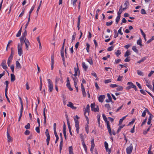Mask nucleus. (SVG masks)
Listing matches in <instances>:
<instances>
[{
  "mask_svg": "<svg viewBox=\"0 0 154 154\" xmlns=\"http://www.w3.org/2000/svg\"><path fill=\"white\" fill-rule=\"evenodd\" d=\"M90 112V106L89 104H87L86 106V108L85 109V110L84 112V115L85 116L86 119L87 121V122L88 124H89V120L88 117L86 116V112H88V115L89 116V112Z\"/></svg>",
  "mask_w": 154,
  "mask_h": 154,
  "instance_id": "nucleus-1",
  "label": "nucleus"
},
{
  "mask_svg": "<svg viewBox=\"0 0 154 154\" xmlns=\"http://www.w3.org/2000/svg\"><path fill=\"white\" fill-rule=\"evenodd\" d=\"M48 83V87L50 92H52L53 89V85L52 82L50 79L47 80Z\"/></svg>",
  "mask_w": 154,
  "mask_h": 154,
  "instance_id": "nucleus-2",
  "label": "nucleus"
},
{
  "mask_svg": "<svg viewBox=\"0 0 154 154\" xmlns=\"http://www.w3.org/2000/svg\"><path fill=\"white\" fill-rule=\"evenodd\" d=\"M95 104L94 103H91V107L92 111L96 112L99 111V108L98 106H97L96 107H95Z\"/></svg>",
  "mask_w": 154,
  "mask_h": 154,
  "instance_id": "nucleus-3",
  "label": "nucleus"
},
{
  "mask_svg": "<svg viewBox=\"0 0 154 154\" xmlns=\"http://www.w3.org/2000/svg\"><path fill=\"white\" fill-rule=\"evenodd\" d=\"M45 134L47 137V139H46V141L47 142V144L48 146L49 145V141L50 139V137L48 131V130L46 129L45 132Z\"/></svg>",
  "mask_w": 154,
  "mask_h": 154,
  "instance_id": "nucleus-4",
  "label": "nucleus"
},
{
  "mask_svg": "<svg viewBox=\"0 0 154 154\" xmlns=\"http://www.w3.org/2000/svg\"><path fill=\"white\" fill-rule=\"evenodd\" d=\"M133 149V145L132 144H131L130 146L127 147L126 149L127 154H131L132 151Z\"/></svg>",
  "mask_w": 154,
  "mask_h": 154,
  "instance_id": "nucleus-5",
  "label": "nucleus"
},
{
  "mask_svg": "<svg viewBox=\"0 0 154 154\" xmlns=\"http://www.w3.org/2000/svg\"><path fill=\"white\" fill-rule=\"evenodd\" d=\"M22 47H21V45H18V55L20 56L23 54Z\"/></svg>",
  "mask_w": 154,
  "mask_h": 154,
  "instance_id": "nucleus-6",
  "label": "nucleus"
},
{
  "mask_svg": "<svg viewBox=\"0 0 154 154\" xmlns=\"http://www.w3.org/2000/svg\"><path fill=\"white\" fill-rule=\"evenodd\" d=\"M104 145L106 152H108V154H110L111 152V150L108 148V144L106 141L104 142Z\"/></svg>",
  "mask_w": 154,
  "mask_h": 154,
  "instance_id": "nucleus-7",
  "label": "nucleus"
},
{
  "mask_svg": "<svg viewBox=\"0 0 154 154\" xmlns=\"http://www.w3.org/2000/svg\"><path fill=\"white\" fill-rule=\"evenodd\" d=\"M24 42L26 45V49L27 50H28L29 46L30 45V43L28 40L26 38L24 40Z\"/></svg>",
  "mask_w": 154,
  "mask_h": 154,
  "instance_id": "nucleus-8",
  "label": "nucleus"
},
{
  "mask_svg": "<svg viewBox=\"0 0 154 154\" xmlns=\"http://www.w3.org/2000/svg\"><path fill=\"white\" fill-rule=\"evenodd\" d=\"M127 85H130L131 87V88H133L135 91H137V89L136 86L134 85L133 83L131 82H128L127 83Z\"/></svg>",
  "mask_w": 154,
  "mask_h": 154,
  "instance_id": "nucleus-9",
  "label": "nucleus"
},
{
  "mask_svg": "<svg viewBox=\"0 0 154 154\" xmlns=\"http://www.w3.org/2000/svg\"><path fill=\"white\" fill-rule=\"evenodd\" d=\"M67 106L71 108L72 109H76L77 108L76 107L74 106L73 104L71 102H69L68 104L67 105Z\"/></svg>",
  "mask_w": 154,
  "mask_h": 154,
  "instance_id": "nucleus-10",
  "label": "nucleus"
},
{
  "mask_svg": "<svg viewBox=\"0 0 154 154\" xmlns=\"http://www.w3.org/2000/svg\"><path fill=\"white\" fill-rule=\"evenodd\" d=\"M107 124V128L108 130L109 133L110 135H112V132L111 131V128L110 127L109 122L106 123Z\"/></svg>",
  "mask_w": 154,
  "mask_h": 154,
  "instance_id": "nucleus-11",
  "label": "nucleus"
},
{
  "mask_svg": "<svg viewBox=\"0 0 154 154\" xmlns=\"http://www.w3.org/2000/svg\"><path fill=\"white\" fill-rule=\"evenodd\" d=\"M105 98V96L104 95H100L98 98V100L99 102L102 103Z\"/></svg>",
  "mask_w": 154,
  "mask_h": 154,
  "instance_id": "nucleus-12",
  "label": "nucleus"
},
{
  "mask_svg": "<svg viewBox=\"0 0 154 154\" xmlns=\"http://www.w3.org/2000/svg\"><path fill=\"white\" fill-rule=\"evenodd\" d=\"M60 140L61 141L60 142V153L61 152V151L62 149L63 146V137H60Z\"/></svg>",
  "mask_w": 154,
  "mask_h": 154,
  "instance_id": "nucleus-13",
  "label": "nucleus"
},
{
  "mask_svg": "<svg viewBox=\"0 0 154 154\" xmlns=\"http://www.w3.org/2000/svg\"><path fill=\"white\" fill-rule=\"evenodd\" d=\"M6 62V60H4L2 61V62L1 65L2 68L5 69H6L7 68V67L5 64Z\"/></svg>",
  "mask_w": 154,
  "mask_h": 154,
  "instance_id": "nucleus-14",
  "label": "nucleus"
},
{
  "mask_svg": "<svg viewBox=\"0 0 154 154\" xmlns=\"http://www.w3.org/2000/svg\"><path fill=\"white\" fill-rule=\"evenodd\" d=\"M7 137L8 138V142H11L12 141V138L10 136V134H9L8 131L7 130Z\"/></svg>",
  "mask_w": 154,
  "mask_h": 154,
  "instance_id": "nucleus-15",
  "label": "nucleus"
},
{
  "mask_svg": "<svg viewBox=\"0 0 154 154\" xmlns=\"http://www.w3.org/2000/svg\"><path fill=\"white\" fill-rule=\"evenodd\" d=\"M16 64L17 68L20 69L21 68V65L18 60L16 61Z\"/></svg>",
  "mask_w": 154,
  "mask_h": 154,
  "instance_id": "nucleus-16",
  "label": "nucleus"
},
{
  "mask_svg": "<svg viewBox=\"0 0 154 154\" xmlns=\"http://www.w3.org/2000/svg\"><path fill=\"white\" fill-rule=\"evenodd\" d=\"M11 82H14L15 80V76L13 74H11Z\"/></svg>",
  "mask_w": 154,
  "mask_h": 154,
  "instance_id": "nucleus-17",
  "label": "nucleus"
},
{
  "mask_svg": "<svg viewBox=\"0 0 154 154\" xmlns=\"http://www.w3.org/2000/svg\"><path fill=\"white\" fill-rule=\"evenodd\" d=\"M82 64V67H83L84 70L86 71L88 69V66L86 65V64L85 62H83Z\"/></svg>",
  "mask_w": 154,
  "mask_h": 154,
  "instance_id": "nucleus-18",
  "label": "nucleus"
},
{
  "mask_svg": "<svg viewBox=\"0 0 154 154\" xmlns=\"http://www.w3.org/2000/svg\"><path fill=\"white\" fill-rule=\"evenodd\" d=\"M75 74H74V76H76L77 75V72L78 71L79 72H80L79 70V68L78 67L77 68H75Z\"/></svg>",
  "mask_w": 154,
  "mask_h": 154,
  "instance_id": "nucleus-19",
  "label": "nucleus"
},
{
  "mask_svg": "<svg viewBox=\"0 0 154 154\" xmlns=\"http://www.w3.org/2000/svg\"><path fill=\"white\" fill-rule=\"evenodd\" d=\"M66 86L69 89V91H72L73 90V89L71 87L70 83L68 82L67 83Z\"/></svg>",
  "mask_w": 154,
  "mask_h": 154,
  "instance_id": "nucleus-20",
  "label": "nucleus"
},
{
  "mask_svg": "<svg viewBox=\"0 0 154 154\" xmlns=\"http://www.w3.org/2000/svg\"><path fill=\"white\" fill-rule=\"evenodd\" d=\"M22 26L17 33L16 36L17 37H19L20 36L22 30Z\"/></svg>",
  "mask_w": 154,
  "mask_h": 154,
  "instance_id": "nucleus-21",
  "label": "nucleus"
},
{
  "mask_svg": "<svg viewBox=\"0 0 154 154\" xmlns=\"http://www.w3.org/2000/svg\"><path fill=\"white\" fill-rule=\"evenodd\" d=\"M12 58H11L10 57H9L8 60V62H7V64H8V65L9 66H10V64L12 62Z\"/></svg>",
  "mask_w": 154,
  "mask_h": 154,
  "instance_id": "nucleus-22",
  "label": "nucleus"
},
{
  "mask_svg": "<svg viewBox=\"0 0 154 154\" xmlns=\"http://www.w3.org/2000/svg\"><path fill=\"white\" fill-rule=\"evenodd\" d=\"M102 116H103V118L104 120V121L106 123V122H109L107 120V119L104 114H103Z\"/></svg>",
  "mask_w": 154,
  "mask_h": 154,
  "instance_id": "nucleus-23",
  "label": "nucleus"
},
{
  "mask_svg": "<svg viewBox=\"0 0 154 154\" xmlns=\"http://www.w3.org/2000/svg\"><path fill=\"white\" fill-rule=\"evenodd\" d=\"M13 49V48H11V55H10V56L9 57L12 58H13V56H14V52Z\"/></svg>",
  "mask_w": 154,
  "mask_h": 154,
  "instance_id": "nucleus-24",
  "label": "nucleus"
},
{
  "mask_svg": "<svg viewBox=\"0 0 154 154\" xmlns=\"http://www.w3.org/2000/svg\"><path fill=\"white\" fill-rule=\"evenodd\" d=\"M132 50L137 53H138V50L137 49L135 46H133L132 48Z\"/></svg>",
  "mask_w": 154,
  "mask_h": 154,
  "instance_id": "nucleus-25",
  "label": "nucleus"
},
{
  "mask_svg": "<svg viewBox=\"0 0 154 154\" xmlns=\"http://www.w3.org/2000/svg\"><path fill=\"white\" fill-rule=\"evenodd\" d=\"M125 126V125H122V126H120L119 127L118 130L117 131V134L119 133V132L121 131V129L123 128Z\"/></svg>",
  "mask_w": 154,
  "mask_h": 154,
  "instance_id": "nucleus-26",
  "label": "nucleus"
},
{
  "mask_svg": "<svg viewBox=\"0 0 154 154\" xmlns=\"http://www.w3.org/2000/svg\"><path fill=\"white\" fill-rule=\"evenodd\" d=\"M137 44L140 46H142V40L140 38L137 41Z\"/></svg>",
  "mask_w": 154,
  "mask_h": 154,
  "instance_id": "nucleus-27",
  "label": "nucleus"
},
{
  "mask_svg": "<svg viewBox=\"0 0 154 154\" xmlns=\"http://www.w3.org/2000/svg\"><path fill=\"white\" fill-rule=\"evenodd\" d=\"M126 116H124L123 117H122V118L120 119L119 121V125H120L122 124V123L123 122V121L125 118L126 117Z\"/></svg>",
  "mask_w": 154,
  "mask_h": 154,
  "instance_id": "nucleus-28",
  "label": "nucleus"
},
{
  "mask_svg": "<svg viewBox=\"0 0 154 154\" xmlns=\"http://www.w3.org/2000/svg\"><path fill=\"white\" fill-rule=\"evenodd\" d=\"M117 88H116V90L117 91H122L123 89V87L120 86L118 85Z\"/></svg>",
  "mask_w": 154,
  "mask_h": 154,
  "instance_id": "nucleus-29",
  "label": "nucleus"
},
{
  "mask_svg": "<svg viewBox=\"0 0 154 154\" xmlns=\"http://www.w3.org/2000/svg\"><path fill=\"white\" fill-rule=\"evenodd\" d=\"M82 145H83V147H84V149L85 151L86 152H87V146H86L84 140L83 141L82 143Z\"/></svg>",
  "mask_w": 154,
  "mask_h": 154,
  "instance_id": "nucleus-30",
  "label": "nucleus"
},
{
  "mask_svg": "<svg viewBox=\"0 0 154 154\" xmlns=\"http://www.w3.org/2000/svg\"><path fill=\"white\" fill-rule=\"evenodd\" d=\"M87 61L89 62V63L91 64V65H92L93 64V62L92 61V60L91 58H90L87 59Z\"/></svg>",
  "mask_w": 154,
  "mask_h": 154,
  "instance_id": "nucleus-31",
  "label": "nucleus"
},
{
  "mask_svg": "<svg viewBox=\"0 0 154 154\" xmlns=\"http://www.w3.org/2000/svg\"><path fill=\"white\" fill-rule=\"evenodd\" d=\"M146 85L150 89L152 88V86L150 85V83L148 82H146Z\"/></svg>",
  "mask_w": 154,
  "mask_h": 154,
  "instance_id": "nucleus-32",
  "label": "nucleus"
},
{
  "mask_svg": "<svg viewBox=\"0 0 154 154\" xmlns=\"http://www.w3.org/2000/svg\"><path fill=\"white\" fill-rule=\"evenodd\" d=\"M121 8L119 9V11L117 13L118 16L121 17V14L122 13V10L121 9V8H122V6H121Z\"/></svg>",
  "mask_w": 154,
  "mask_h": 154,
  "instance_id": "nucleus-33",
  "label": "nucleus"
},
{
  "mask_svg": "<svg viewBox=\"0 0 154 154\" xmlns=\"http://www.w3.org/2000/svg\"><path fill=\"white\" fill-rule=\"evenodd\" d=\"M76 34L75 32H74L73 33V35L72 36V42L73 41L75 40V38Z\"/></svg>",
  "mask_w": 154,
  "mask_h": 154,
  "instance_id": "nucleus-34",
  "label": "nucleus"
},
{
  "mask_svg": "<svg viewBox=\"0 0 154 154\" xmlns=\"http://www.w3.org/2000/svg\"><path fill=\"white\" fill-rule=\"evenodd\" d=\"M152 117L151 116H149L148 119V121L147 122L148 125H150L151 122V120L152 119Z\"/></svg>",
  "mask_w": 154,
  "mask_h": 154,
  "instance_id": "nucleus-35",
  "label": "nucleus"
},
{
  "mask_svg": "<svg viewBox=\"0 0 154 154\" xmlns=\"http://www.w3.org/2000/svg\"><path fill=\"white\" fill-rule=\"evenodd\" d=\"M145 109L146 110V112H147L149 115V116L153 117V116L152 114L150 112H149L148 109L146 108H145Z\"/></svg>",
  "mask_w": 154,
  "mask_h": 154,
  "instance_id": "nucleus-36",
  "label": "nucleus"
},
{
  "mask_svg": "<svg viewBox=\"0 0 154 154\" xmlns=\"http://www.w3.org/2000/svg\"><path fill=\"white\" fill-rule=\"evenodd\" d=\"M154 39V36H152V38L147 41L146 42L147 44H149Z\"/></svg>",
  "mask_w": 154,
  "mask_h": 154,
  "instance_id": "nucleus-37",
  "label": "nucleus"
},
{
  "mask_svg": "<svg viewBox=\"0 0 154 154\" xmlns=\"http://www.w3.org/2000/svg\"><path fill=\"white\" fill-rule=\"evenodd\" d=\"M137 73L138 74V75H142V76L143 75V72H142L141 71L139 70H137Z\"/></svg>",
  "mask_w": 154,
  "mask_h": 154,
  "instance_id": "nucleus-38",
  "label": "nucleus"
},
{
  "mask_svg": "<svg viewBox=\"0 0 154 154\" xmlns=\"http://www.w3.org/2000/svg\"><path fill=\"white\" fill-rule=\"evenodd\" d=\"M115 54L117 57L119 56L121 54L120 51L119 50H117L115 52Z\"/></svg>",
  "mask_w": 154,
  "mask_h": 154,
  "instance_id": "nucleus-39",
  "label": "nucleus"
},
{
  "mask_svg": "<svg viewBox=\"0 0 154 154\" xmlns=\"http://www.w3.org/2000/svg\"><path fill=\"white\" fill-rule=\"evenodd\" d=\"M130 54V53L128 50L126 52H125V55H124V57H126L127 56H129Z\"/></svg>",
  "mask_w": 154,
  "mask_h": 154,
  "instance_id": "nucleus-40",
  "label": "nucleus"
},
{
  "mask_svg": "<svg viewBox=\"0 0 154 154\" xmlns=\"http://www.w3.org/2000/svg\"><path fill=\"white\" fill-rule=\"evenodd\" d=\"M60 79V78L58 77H57L55 79V85H57Z\"/></svg>",
  "mask_w": 154,
  "mask_h": 154,
  "instance_id": "nucleus-41",
  "label": "nucleus"
},
{
  "mask_svg": "<svg viewBox=\"0 0 154 154\" xmlns=\"http://www.w3.org/2000/svg\"><path fill=\"white\" fill-rule=\"evenodd\" d=\"M86 46V49L87 51L88 52L89 51L90 45L88 43H87Z\"/></svg>",
  "mask_w": 154,
  "mask_h": 154,
  "instance_id": "nucleus-42",
  "label": "nucleus"
},
{
  "mask_svg": "<svg viewBox=\"0 0 154 154\" xmlns=\"http://www.w3.org/2000/svg\"><path fill=\"white\" fill-rule=\"evenodd\" d=\"M100 114H98L97 115L98 123L99 125H100Z\"/></svg>",
  "mask_w": 154,
  "mask_h": 154,
  "instance_id": "nucleus-43",
  "label": "nucleus"
},
{
  "mask_svg": "<svg viewBox=\"0 0 154 154\" xmlns=\"http://www.w3.org/2000/svg\"><path fill=\"white\" fill-rule=\"evenodd\" d=\"M105 107L108 110H109L110 109V105L109 103H106L105 105Z\"/></svg>",
  "mask_w": 154,
  "mask_h": 154,
  "instance_id": "nucleus-44",
  "label": "nucleus"
},
{
  "mask_svg": "<svg viewBox=\"0 0 154 154\" xmlns=\"http://www.w3.org/2000/svg\"><path fill=\"white\" fill-rule=\"evenodd\" d=\"M121 17L118 16L116 19V24H118L119 21L120 20Z\"/></svg>",
  "mask_w": 154,
  "mask_h": 154,
  "instance_id": "nucleus-45",
  "label": "nucleus"
},
{
  "mask_svg": "<svg viewBox=\"0 0 154 154\" xmlns=\"http://www.w3.org/2000/svg\"><path fill=\"white\" fill-rule=\"evenodd\" d=\"M27 32L26 31V30H25V31L23 34L22 36L23 37H26L27 35Z\"/></svg>",
  "mask_w": 154,
  "mask_h": 154,
  "instance_id": "nucleus-46",
  "label": "nucleus"
},
{
  "mask_svg": "<svg viewBox=\"0 0 154 154\" xmlns=\"http://www.w3.org/2000/svg\"><path fill=\"white\" fill-rule=\"evenodd\" d=\"M34 7H35V5H34L31 8L30 11L29 12V15H31V13H32V11H33V9H34Z\"/></svg>",
  "mask_w": 154,
  "mask_h": 154,
  "instance_id": "nucleus-47",
  "label": "nucleus"
},
{
  "mask_svg": "<svg viewBox=\"0 0 154 154\" xmlns=\"http://www.w3.org/2000/svg\"><path fill=\"white\" fill-rule=\"evenodd\" d=\"M60 53L62 59H64V51H61Z\"/></svg>",
  "mask_w": 154,
  "mask_h": 154,
  "instance_id": "nucleus-48",
  "label": "nucleus"
},
{
  "mask_svg": "<svg viewBox=\"0 0 154 154\" xmlns=\"http://www.w3.org/2000/svg\"><path fill=\"white\" fill-rule=\"evenodd\" d=\"M25 128L26 129H29L30 128V125L29 123H28L25 126Z\"/></svg>",
  "mask_w": 154,
  "mask_h": 154,
  "instance_id": "nucleus-49",
  "label": "nucleus"
},
{
  "mask_svg": "<svg viewBox=\"0 0 154 154\" xmlns=\"http://www.w3.org/2000/svg\"><path fill=\"white\" fill-rule=\"evenodd\" d=\"M111 82V79L105 80L104 81V82L106 84Z\"/></svg>",
  "mask_w": 154,
  "mask_h": 154,
  "instance_id": "nucleus-50",
  "label": "nucleus"
},
{
  "mask_svg": "<svg viewBox=\"0 0 154 154\" xmlns=\"http://www.w3.org/2000/svg\"><path fill=\"white\" fill-rule=\"evenodd\" d=\"M24 11H25L24 9H22V12L21 13L19 16V17H22L23 15V14L24 13Z\"/></svg>",
  "mask_w": 154,
  "mask_h": 154,
  "instance_id": "nucleus-51",
  "label": "nucleus"
},
{
  "mask_svg": "<svg viewBox=\"0 0 154 154\" xmlns=\"http://www.w3.org/2000/svg\"><path fill=\"white\" fill-rule=\"evenodd\" d=\"M141 13L142 14H146L145 10L143 9H142L141 10Z\"/></svg>",
  "mask_w": 154,
  "mask_h": 154,
  "instance_id": "nucleus-52",
  "label": "nucleus"
},
{
  "mask_svg": "<svg viewBox=\"0 0 154 154\" xmlns=\"http://www.w3.org/2000/svg\"><path fill=\"white\" fill-rule=\"evenodd\" d=\"M39 127L40 126H38L36 127L35 128V130L38 133H40Z\"/></svg>",
  "mask_w": 154,
  "mask_h": 154,
  "instance_id": "nucleus-53",
  "label": "nucleus"
},
{
  "mask_svg": "<svg viewBox=\"0 0 154 154\" xmlns=\"http://www.w3.org/2000/svg\"><path fill=\"white\" fill-rule=\"evenodd\" d=\"M114 31L115 32V35H114V38H116L118 36L119 34L117 32V31L116 30H114Z\"/></svg>",
  "mask_w": 154,
  "mask_h": 154,
  "instance_id": "nucleus-54",
  "label": "nucleus"
},
{
  "mask_svg": "<svg viewBox=\"0 0 154 154\" xmlns=\"http://www.w3.org/2000/svg\"><path fill=\"white\" fill-rule=\"evenodd\" d=\"M123 78V76H120V75H119L117 79V81H122V78Z\"/></svg>",
  "mask_w": 154,
  "mask_h": 154,
  "instance_id": "nucleus-55",
  "label": "nucleus"
},
{
  "mask_svg": "<svg viewBox=\"0 0 154 154\" xmlns=\"http://www.w3.org/2000/svg\"><path fill=\"white\" fill-rule=\"evenodd\" d=\"M113 22L111 21L110 22H106V25L107 26H109L111 25L112 23Z\"/></svg>",
  "mask_w": 154,
  "mask_h": 154,
  "instance_id": "nucleus-56",
  "label": "nucleus"
},
{
  "mask_svg": "<svg viewBox=\"0 0 154 154\" xmlns=\"http://www.w3.org/2000/svg\"><path fill=\"white\" fill-rule=\"evenodd\" d=\"M147 120V117H146V119H145L144 120H143V122L141 124V126H142L143 125H144L145 123H146V120Z\"/></svg>",
  "mask_w": 154,
  "mask_h": 154,
  "instance_id": "nucleus-57",
  "label": "nucleus"
},
{
  "mask_svg": "<svg viewBox=\"0 0 154 154\" xmlns=\"http://www.w3.org/2000/svg\"><path fill=\"white\" fill-rule=\"evenodd\" d=\"M122 27H120L118 31V33L121 35H123V33L122 32Z\"/></svg>",
  "mask_w": 154,
  "mask_h": 154,
  "instance_id": "nucleus-58",
  "label": "nucleus"
},
{
  "mask_svg": "<svg viewBox=\"0 0 154 154\" xmlns=\"http://www.w3.org/2000/svg\"><path fill=\"white\" fill-rule=\"evenodd\" d=\"M82 94H83V97H85L86 96V92L85 91V90H82Z\"/></svg>",
  "mask_w": 154,
  "mask_h": 154,
  "instance_id": "nucleus-59",
  "label": "nucleus"
},
{
  "mask_svg": "<svg viewBox=\"0 0 154 154\" xmlns=\"http://www.w3.org/2000/svg\"><path fill=\"white\" fill-rule=\"evenodd\" d=\"M11 69L13 72V73H14V65H12L11 66Z\"/></svg>",
  "mask_w": 154,
  "mask_h": 154,
  "instance_id": "nucleus-60",
  "label": "nucleus"
},
{
  "mask_svg": "<svg viewBox=\"0 0 154 154\" xmlns=\"http://www.w3.org/2000/svg\"><path fill=\"white\" fill-rule=\"evenodd\" d=\"M110 87H111L112 88H114L115 87H116L117 86H118V85L116 84H111L110 85Z\"/></svg>",
  "mask_w": 154,
  "mask_h": 154,
  "instance_id": "nucleus-61",
  "label": "nucleus"
},
{
  "mask_svg": "<svg viewBox=\"0 0 154 154\" xmlns=\"http://www.w3.org/2000/svg\"><path fill=\"white\" fill-rule=\"evenodd\" d=\"M140 30L143 37H144V38H145V37H146V34L144 33V32H143V31L142 29H140Z\"/></svg>",
  "mask_w": 154,
  "mask_h": 154,
  "instance_id": "nucleus-62",
  "label": "nucleus"
},
{
  "mask_svg": "<svg viewBox=\"0 0 154 154\" xmlns=\"http://www.w3.org/2000/svg\"><path fill=\"white\" fill-rule=\"evenodd\" d=\"M113 47H114L113 46H111L109 47L108 48L107 50L108 51H112L113 49Z\"/></svg>",
  "mask_w": 154,
  "mask_h": 154,
  "instance_id": "nucleus-63",
  "label": "nucleus"
},
{
  "mask_svg": "<svg viewBox=\"0 0 154 154\" xmlns=\"http://www.w3.org/2000/svg\"><path fill=\"white\" fill-rule=\"evenodd\" d=\"M136 85H137V86L139 88H140V89L142 88L141 86L140 83H139L137 82H136Z\"/></svg>",
  "mask_w": 154,
  "mask_h": 154,
  "instance_id": "nucleus-64",
  "label": "nucleus"
}]
</instances>
